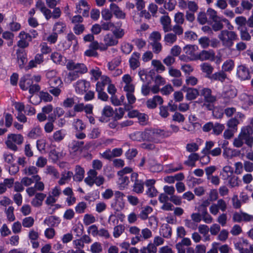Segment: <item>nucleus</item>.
I'll list each match as a JSON object with an SVG mask.
<instances>
[{
    "mask_svg": "<svg viewBox=\"0 0 253 253\" xmlns=\"http://www.w3.org/2000/svg\"><path fill=\"white\" fill-rule=\"evenodd\" d=\"M34 223V219L33 217L29 216L23 219L22 221V225L26 228H30Z\"/></svg>",
    "mask_w": 253,
    "mask_h": 253,
    "instance_id": "obj_52",
    "label": "nucleus"
},
{
    "mask_svg": "<svg viewBox=\"0 0 253 253\" xmlns=\"http://www.w3.org/2000/svg\"><path fill=\"white\" fill-rule=\"evenodd\" d=\"M71 71L68 74L67 80L68 82H71L76 80L79 77L80 74L74 70Z\"/></svg>",
    "mask_w": 253,
    "mask_h": 253,
    "instance_id": "obj_53",
    "label": "nucleus"
},
{
    "mask_svg": "<svg viewBox=\"0 0 253 253\" xmlns=\"http://www.w3.org/2000/svg\"><path fill=\"white\" fill-rule=\"evenodd\" d=\"M183 4L185 6H187V8L191 12H195L198 9V4L194 1H189L187 2L183 1Z\"/></svg>",
    "mask_w": 253,
    "mask_h": 253,
    "instance_id": "obj_33",
    "label": "nucleus"
},
{
    "mask_svg": "<svg viewBox=\"0 0 253 253\" xmlns=\"http://www.w3.org/2000/svg\"><path fill=\"white\" fill-rule=\"evenodd\" d=\"M227 208V204L226 202L222 199L217 200V203L212 204L210 207V212L214 215H216L219 212V211L220 210L222 211H225Z\"/></svg>",
    "mask_w": 253,
    "mask_h": 253,
    "instance_id": "obj_4",
    "label": "nucleus"
},
{
    "mask_svg": "<svg viewBox=\"0 0 253 253\" xmlns=\"http://www.w3.org/2000/svg\"><path fill=\"white\" fill-rule=\"evenodd\" d=\"M253 129L250 126H246L241 129L240 136L245 141V143L250 148L253 145Z\"/></svg>",
    "mask_w": 253,
    "mask_h": 253,
    "instance_id": "obj_3",
    "label": "nucleus"
},
{
    "mask_svg": "<svg viewBox=\"0 0 253 253\" xmlns=\"http://www.w3.org/2000/svg\"><path fill=\"white\" fill-rule=\"evenodd\" d=\"M143 182L141 180L136 181L133 186V190L137 193H141L143 191Z\"/></svg>",
    "mask_w": 253,
    "mask_h": 253,
    "instance_id": "obj_37",
    "label": "nucleus"
},
{
    "mask_svg": "<svg viewBox=\"0 0 253 253\" xmlns=\"http://www.w3.org/2000/svg\"><path fill=\"white\" fill-rule=\"evenodd\" d=\"M228 178V184L231 188L239 186L238 177L235 175H231L227 177Z\"/></svg>",
    "mask_w": 253,
    "mask_h": 253,
    "instance_id": "obj_43",
    "label": "nucleus"
},
{
    "mask_svg": "<svg viewBox=\"0 0 253 253\" xmlns=\"http://www.w3.org/2000/svg\"><path fill=\"white\" fill-rule=\"evenodd\" d=\"M38 169L35 166H29L24 169V173L25 174L31 175L37 173Z\"/></svg>",
    "mask_w": 253,
    "mask_h": 253,
    "instance_id": "obj_58",
    "label": "nucleus"
},
{
    "mask_svg": "<svg viewBox=\"0 0 253 253\" xmlns=\"http://www.w3.org/2000/svg\"><path fill=\"white\" fill-rule=\"evenodd\" d=\"M174 21L176 24H182L184 22V14L182 12H178L176 13L174 17Z\"/></svg>",
    "mask_w": 253,
    "mask_h": 253,
    "instance_id": "obj_48",
    "label": "nucleus"
},
{
    "mask_svg": "<svg viewBox=\"0 0 253 253\" xmlns=\"http://www.w3.org/2000/svg\"><path fill=\"white\" fill-rule=\"evenodd\" d=\"M151 42H159L161 39V35L159 32L154 31L149 36Z\"/></svg>",
    "mask_w": 253,
    "mask_h": 253,
    "instance_id": "obj_47",
    "label": "nucleus"
},
{
    "mask_svg": "<svg viewBox=\"0 0 253 253\" xmlns=\"http://www.w3.org/2000/svg\"><path fill=\"white\" fill-rule=\"evenodd\" d=\"M42 134L41 128L39 126L33 127L29 132L28 136L31 139H36Z\"/></svg>",
    "mask_w": 253,
    "mask_h": 253,
    "instance_id": "obj_22",
    "label": "nucleus"
},
{
    "mask_svg": "<svg viewBox=\"0 0 253 253\" xmlns=\"http://www.w3.org/2000/svg\"><path fill=\"white\" fill-rule=\"evenodd\" d=\"M183 50L189 60L191 61L198 60V53H197L198 46L194 45H187L184 47Z\"/></svg>",
    "mask_w": 253,
    "mask_h": 253,
    "instance_id": "obj_6",
    "label": "nucleus"
},
{
    "mask_svg": "<svg viewBox=\"0 0 253 253\" xmlns=\"http://www.w3.org/2000/svg\"><path fill=\"white\" fill-rule=\"evenodd\" d=\"M239 124V121L235 118L230 119L227 123V126L229 128L233 129V131H236L237 130V126Z\"/></svg>",
    "mask_w": 253,
    "mask_h": 253,
    "instance_id": "obj_35",
    "label": "nucleus"
},
{
    "mask_svg": "<svg viewBox=\"0 0 253 253\" xmlns=\"http://www.w3.org/2000/svg\"><path fill=\"white\" fill-rule=\"evenodd\" d=\"M237 74L238 77L242 80L250 78L249 71L244 65H240L238 67Z\"/></svg>",
    "mask_w": 253,
    "mask_h": 253,
    "instance_id": "obj_11",
    "label": "nucleus"
},
{
    "mask_svg": "<svg viewBox=\"0 0 253 253\" xmlns=\"http://www.w3.org/2000/svg\"><path fill=\"white\" fill-rule=\"evenodd\" d=\"M218 38L223 46L230 48L233 46L234 42L238 40V36L235 31L224 29L218 34Z\"/></svg>",
    "mask_w": 253,
    "mask_h": 253,
    "instance_id": "obj_1",
    "label": "nucleus"
},
{
    "mask_svg": "<svg viewBox=\"0 0 253 253\" xmlns=\"http://www.w3.org/2000/svg\"><path fill=\"white\" fill-rule=\"evenodd\" d=\"M90 251L92 253H101L103 251L102 245L100 243L95 242L91 245Z\"/></svg>",
    "mask_w": 253,
    "mask_h": 253,
    "instance_id": "obj_30",
    "label": "nucleus"
},
{
    "mask_svg": "<svg viewBox=\"0 0 253 253\" xmlns=\"http://www.w3.org/2000/svg\"><path fill=\"white\" fill-rule=\"evenodd\" d=\"M84 170L80 166H77L75 169V174L73 175V179L76 181H81L84 177Z\"/></svg>",
    "mask_w": 253,
    "mask_h": 253,
    "instance_id": "obj_20",
    "label": "nucleus"
},
{
    "mask_svg": "<svg viewBox=\"0 0 253 253\" xmlns=\"http://www.w3.org/2000/svg\"><path fill=\"white\" fill-rule=\"evenodd\" d=\"M131 138L135 141H145V134L144 131H136L130 134Z\"/></svg>",
    "mask_w": 253,
    "mask_h": 253,
    "instance_id": "obj_29",
    "label": "nucleus"
},
{
    "mask_svg": "<svg viewBox=\"0 0 253 253\" xmlns=\"http://www.w3.org/2000/svg\"><path fill=\"white\" fill-rule=\"evenodd\" d=\"M153 209L151 207L149 206H146L142 209L141 211L139 214L138 216L142 220H146L149 217L148 215L151 213Z\"/></svg>",
    "mask_w": 253,
    "mask_h": 253,
    "instance_id": "obj_23",
    "label": "nucleus"
},
{
    "mask_svg": "<svg viewBox=\"0 0 253 253\" xmlns=\"http://www.w3.org/2000/svg\"><path fill=\"white\" fill-rule=\"evenodd\" d=\"M200 95L204 97V101L207 102H215L216 97L212 94L211 89L208 87L200 89Z\"/></svg>",
    "mask_w": 253,
    "mask_h": 253,
    "instance_id": "obj_9",
    "label": "nucleus"
},
{
    "mask_svg": "<svg viewBox=\"0 0 253 253\" xmlns=\"http://www.w3.org/2000/svg\"><path fill=\"white\" fill-rule=\"evenodd\" d=\"M89 86V83L85 80H79L76 84V91L78 93L85 92Z\"/></svg>",
    "mask_w": 253,
    "mask_h": 253,
    "instance_id": "obj_13",
    "label": "nucleus"
},
{
    "mask_svg": "<svg viewBox=\"0 0 253 253\" xmlns=\"http://www.w3.org/2000/svg\"><path fill=\"white\" fill-rule=\"evenodd\" d=\"M152 65L156 68L157 72H159L160 71L163 72L165 70V66L160 60H153L152 61Z\"/></svg>",
    "mask_w": 253,
    "mask_h": 253,
    "instance_id": "obj_42",
    "label": "nucleus"
},
{
    "mask_svg": "<svg viewBox=\"0 0 253 253\" xmlns=\"http://www.w3.org/2000/svg\"><path fill=\"white\" fill-rule=\"evenodd\" d=\"M19 37L20 40L17 42V46L23 49L29 46V42L32 40V36L24 31L20 33Z\"/></svg>",
    "mask_w": 253,
    "mask_h": 253,
    "instance_id": "obj_7",
    "label": "nucleus"
},
{
    "mask_svg": "<svg viewBox=\"0 0 253 253\" xmlns=\"http://www.w3.org/2000/svg\"><path fill=\"white\" fill-rule=\"evenodd\" d=\"M227 78L226 74L223 71H219L212 74L210 79L211 81H218L223 82Z\"/></svg>",
    "mask_w": 253,
    "mask_h": 253,
    "instance_id": "obj_21",
    "label": "nucleus"
},
{
    "mask_svg": "<svg viewBox=\"0 0 253 253\" xmlns=\"http://www.w3.org/2000/svg\"><path fill=\"white\" fill-rule=\"evenodd\" d=\"M125 227L123 224L115 226L113 230L114 237L116 238L119 237L125 231Z\"/></svg>",
    "mask_w": 253,
    "mask_h": 253,
    "instance_id": "obj_31",
    "label": "nucleus"
},
{
    "mask_svg": "<svg viewBox=\"0 0 253 253\" xmlns=\"http://www.w3.org/2000/svg\"><path fill=\"white\" fill-rule=\"evenodd\" d=\"M14 208L12 206L9 207L5 210V212L7 219L10 221H13L15 219V216L13 213Z\"/></svg>",
    "mask_w": 253,
    "mask_h": 253,
    "instance_id": "obj_54",
    "label": "nucleus"
},
{
    "mask_svg": "<svg viewBox=\"0 0 253 253\" xmlns=\"http://www.w3.org/2000/svg\"><path fill=\"white\" fill-rule=\"evenodd\" d=\"M241 99L247 103L249 105H253V95L243 94L241 96Z\"/></svg>",
    "mask_w": 253,
    "mask_h": 253,
    "instance_id": "obj_63",
    "label": "nucleus"
},
{
    "mask_svg": "<svg viewBox=\"0 0 253 253\" xmlns=\"http://www.w3.org/2000/svg\"><path fill=\"white\" fill-rule=\"evenodd\" d=\"M160 22L163 26V29L165 33L171 31V19L168 15L162 16L160 18Z\"/></svg>",
    "mask_w": 253,
    "mask_h": 253,
    "instance_id": "obj_12",
    "label": "nucleus"
},
{
    "mask_svg": "<svg viewBox=\"0 0 253 253\" xmlns=\"http://www.w3.org/2000/svg\"><path fill=\"white\" fill-rule=\"evenodd\" d=\"M213 23L211 25V28L213 31L216 32L222 30L223 27V24L219 19L213 21Z\"/></svg>",
    "mask_w": 253,
    "mask_h": 253,
    "instance_id": "obj_39",
    "label": "nucleus"
},
{
    "mask_svg": "<svg viewBox=\"0 0 253 253\" xmlns=\"http://www.w3.org/2000/svg\"><path fill=\"white\" fill-rule=\"evenodd\" d=\"M74 126L78 131H82L85 127V126L84 124L82 121L80 119L74 120Z\"/></svg>",
    "mask_w": 253,
    "mask_h": 253,
    "instance_id": "obj_55",
    "label": "nucleus"
},
{
    "mask_svg": "<svg viewBox=\"0 0 253 253\" xmlns=\"http://www.w3.org/2000/svg\"><path fill=\"white\" fill-rule=\"evenodd\" d=\"M141 250L144 251L146 253H156L157 248L153 243H149L147 246L142 247Z\"/></svg>",
    "mask_w": 253,
    "mask_h": 253,
    "instance_id": "obj_38",
    "label": "nucleus"
},
{
    "mask_svg": "<svg viewBox=\"0 0 253 253\" xmlns=\"http://www.w3.org/2000/svg\"><path fill=\"white\" fill-rule=\"evenodd\" d=\"M48 84L50 87H59L62 84V82L58 77H53L48 81Z\"/></svg>",
    "mask_w": 253,
    "mask_h": 253,
    "instance_id": "obj_36",
    "label": "nucleus"
},
{
    "mask_svg": "<svg viewBox=\"0 0 253 253\" xmlns=\"http://www.w3.org/2000/svg\"><path fill=\"white\" fill-rule=\"evenodd\" d=\"M112 11H110L108 9H104L101 11V16L104 20L108 21L110 20L112 16Z\"/></svg>",
    "mask_w": 253,
    "mask_h": 253,
    "instance_id": "obj_59",
    "label": "nucleus"
},
{
    "mask_svg": "<svg viewBox=\"0 0 253 253\" xmlns=\"http://www.w3.org/2000/svg\"><path fill=\"white\" fill-rule=\"evenodd\" d=\"M234 66V61L232 60H228L223 64L222 69L225 71H230L233 69Z\"/></svg>",
    "mask_w": 253,
    "mask_h": 253,
    "instance_id": "obj_49",
    "label": "nucleus"
},
{
    "mask_svg": "<svg viewBox=\"0 0 253 253\" xmlns=\"http://www.w3.org/2000/svg\"><path fill=\"white\" fill-rule=\"evenodd\" d=\"M186 92V98L188 100H192L200 95V89L197 88L189 87L185 90Z\"/></svg>",
    "mask_w": 253,
    "mask_h": 253,
    "instance_id": "obj_16",
    "label": "nucleus"
},
{
    "mask_svg": "<svg viewBox=\"0 0 253 253\" xmlns=\"http://www.w3.org/2000/svg\"><path fill=\"white\" fill-rule=\"evenodd\" d=\"M73 176V173L72 171H68L66 173L62 174L61 179L59 181V184L63 185L65 183L66 181L69 180Z\"/></svg>",
    "mask_w": 253,
    "mask_h": 253,
    "instance_id": "obj_46",
    "label": "nucleus"
},
{
    "mask_svg": "<svg viewBox=\"0 0 253 253\" xmlns=\"http://www.w3.org/2000/svg\"><path fill=\"white\" fill-rule=\"evenodd\" d=\"M121 62V60L120 57L114 59L113 60L108 63V69L110 71L115 70L116 68L120 64Z\"/></svg>",
    "mask_w": 253,
    "mask_h": 253,
    "instance_id": "obj_40",
    "label": "nucleus"
},
{
    "mask_svg": "<svg viewBox=\"0 0 253 253\" xmlns=\"http://www.w3.org/2000/svg\"><path fill=\"white\" fill-rule=\"evenodd\" d=\"M180 24H176L172 27H171V31L173 32V34L177 35L180 36L183 33V29L182 27L180 25Z\"/></svg>",
    "mask_w": 253,
    "mask_h": 253,
    "instance_id": "obj_64",
    "label": "nucleus"
},
{
    "mask_svg": "<svg viewBox=\"0 0 253 253\" xmlns=\"http://www.w3.org/2000/svg\"><path fill=\"white\" fill-rule=\"evenodd\" d=\"M66 29V25L64 23L58 21L55 23L53 31H55V33H57L58 34H61L63 33Z\"/></svg>",
    "mask_w": 253,
    "mask_h": 253,
    "instance_id": "obj_24",
    "label": "nucleus"
},
{
    "mask_svg": "<svg viewBox=\"0 0 253 253\" xmlns=\"http://www.w3.org/2000/svg\"><path fill=\"white\" fill-rule=\"evenodd\" d=\"M105 43L109 46H113L118 44V41L116 38L110 35H107L104 37Z\"/></svg>",
    "mask_w": 253,
    "mask_h": 253,
    "instance_id": "obj_32",
    "label": "nucleus"
},
{
    "mask_svg": "<svg viewBox=\"0 0 253 253\" xmlns=\"http://www.w3.org/2000/svg\"><path fill=\"white\" fill-rule=\"evenodd\" d=\"M16 54L19 67L20 69H22L28 61L27 53L24 49H18L16 50Z\"/></svg>",
    "mask_w": 253,
    "mask_h": 253,
    "instance_id": "obj_8",
    "label": "nucleus"
},
{
    "mask_svg": "<svg viewBox=\"0 0 253 253\" xmlns=\"http://www.w3.org/2000/svg\"><path fill=\"white\" fill-rule=\"evenodd\" d=\"M236 95L237 91L234 88L228 87L223 92L222 96L223 98L228 99V101H226V102H228L231 99L235 97Z\"/></svg>",
    "mask_w": 253,
    "mask_h": 253,
    "instance_id": "obj_18",
    "label": "nucleus"
},
{
    "mask_svg": "<svg viewBox=\"0 0 253 253\" xmlns=\"http://www.w3.org/2000/svg\"><path fill=\"white\" fill-rule=\"evenodd\" d=\"M160 232L164 237L169 238L171 235L172 229L169 225H166L162 227Z\"/></svg>",
    "mask_w": 253,
    "mask_h": 253,
    "instance_id": "obj_34",
    "label": "nucleus"
},
{
    "mask_svg": "<svg viewBox=\"0 0 253 253\" xmlns=\"http://www.w3.org/2000/svg\"><path fill=\"white\" fill-rule=\"evenodd\" d=\"M33 179L36 182L34 187L38 191H42L44 190V185L42 182L39 181L41 177L36 174L33 176Z\"/></svg>",
    "mask_w": 253,
    "mask_h": 253,
    "instance_id": "obj_28",
    "label": "nucleus"
},
{
    "mask_svg": "<svg viewBox=\"0 0 253 253\" xmlns=\"http://www.w3.org/2000/svg\"><path fill=\"white\" fill-rule=\"evenodd\" d=\"M241 38L244 41H250L251 39V36L249 33L248 32L246 28H242L240 30Z\"/></svg>",
    "mask_w": 253,
    "mask_h": 253,
    "instance_id": "obj_56",
    "label": "nucleus"
},
{
    "mask_svg": "<svg viewBox=\"0 0 253 253\" xmlns=\"http://www.w3.org/2000/svg\"><path fill=\"white\" fill-rule=\"evenodd\" d=\"M68 43L67 47H70L72 44H73L74 47H75L78 44V41L77 37L73 33H68L66 37Z\"/></svg>",
    "mask_w": 253,
    "mask_h": 253,
    "instance_id": "obj_25",
    "label": "nucleus"
},
{
    "mask_svg": "<svg viewBox=\"0 0 253 253\" xmlns=\"http://www.w3.org/2000/svg\"><path fill=\"white\" fill-rule=\"evenodd\" d=\"M150 44L154 53L158 54L162 50V45L160 42H150Z\"/></svg>",
    "mask_w": 253,
    "mask_h": 253,
    "instance_id": "obj_57",
    "label": "nucleus"
},
{
    "mask_svg": "<svg viewBox=\"0 0 253 253\" xmlns=\"http://www.w3.org/2000/svg\"><path fill=\"white\" fill-rule=\"evenodd\" d=\"M110 9L115 16L118 18L124 19L126 14L115 3H111L110 6Z\"/></svg>",
    "mask_w": 253,
    "mask_h": 253,
    "instance_id": "obj_17",
    "label": "nucleus"
},
{
    "mask_svg": "<svg viewBox=\"0 0 253 253\" xmlns=\"http://www.w3.org/2000/svg\"><path fill=\"white\" fill-rule=\"evenodd\" d=\"M87 208L86 203L84 202H81L78 204V205L75 207L76 212L78 213H84L85 211V210Z\"/></svg>",
    "mask_w": 253,
    "mask_h": 253,
    "instance_id": "obj_50",
    "label": "nucleus"
},
{
    "mask_svg": "<svg viewBox=\"0 0 253 253\" xmlns=\"http://www.w3.org/2000/svg\"><path fill=\"white\" fill-rule=\"evenodd\" d=\"M145 141L158 143L160 138L165 136V133L163 130L159 129H146L144 130Z\"/></svg>",
    "mask_w": 253,
    "mask_h": 253,
    "instance_id": "obj_2",
    "label": "nucleus"
},
{
    "mask_svg": "<svg viewBox=\"0 0 253 253\" xmlns=\"http://www.w3.org/2000/svg\"><path fill=\"white\" fill-rule=\"evenodd\" d=\"M164 40L166 43L172 44L177 41V36L172 33H169L165 35Z\"/></svg>",
    "mask_w": 253,
    "mask_h": 253,
    "instance_id": "obj_26",
    "label": "nucleus"
},
{
    "mask_svg": "<svg viewBox=\"0 0 253 253\" xmlns=\"http://www.w3.org/2000/svg\"><path fill=\"white\" fill-rule=\"evenodd\" d=\"M83 221L85 225H88L95 221V218L91 214H86L84 216Z\"/></svg>",
    "mask_w": 253,
    "mask_h": 253,
    "instance_id": "obj_51",
    "label": "nucleus"
},
{
    "mask_svg": "<svg viewBox=\"0 0 253 253\" xmlns=\"http://www.w3.org/2000/svg\"><path fill=\"white\" fill-rule=\"evenodd\" d=\"M66 68L69 70L75 71L80 74H83L87 72V68L84 64L75 63L73 60L68 61Z\"/></svg>",
    "mask_w": 253,
    "mask_h": 253,
    "instance_id": "obj_5",
    "label": "nucleus"
},
{
    "mask_svg": "<svg viewBox=\"0 0 253 253\" xmlns=\"http://www.w3.org/2000/svg\"><path fill=\"white\" fill-rule=\"evenodd\" d=\"M8 138L18 145H21L23 142L24 140L23 137L20 134H11L9 135Z\"/></svg>",
    "mask_w": 253,
    "mask_h": 253,
    "instance_id": "obj_27",
    "label": "nucleus"
},
{
    "mask_svg": "<svg viewBox=\"0 0 253 253\" xmlns=\"http://www.w3.org/2000/svg\"><path fill=\"white\" fill-rule=\"evenodd\" d=\"M224 129V126L223 124L216 123L213 124L212 128L213 133L214 134L219 135L222 132Z\"/></svg>",
    "mask_w": 253,
    "mask_h": 253,
    "instance_id": "obj_45",
    "label": "nucleus"
},
{
    "mask_svg": "<svg viewBox=\"0 0 253 253\" xmlns=\"http://www.w3.org/2000/svg\"><path fill=\"white\" fill-rule=\"evenodd\" d=\"M199 43L203 48H208L210 45L211 40L209 38L203 37L199 39Z\"/></svg>",
    "mask_w": 253,
    "mask_h": 253,
    "instance_id": "obj_41",
    "label": "nucleus"
},
{
    "mask_svg": "<svg viewBox=\"0 0 253 253\" xmlns=\"http://www.w3.org/2000/svg\"><path fill=\"white\" fill-rule=\"evenodd\" d=\"M185 120V117L183 115L179 112H175L172 115V121L177 122L178 123H182Z\"/></svg>",
    "mask_w": 253,
    "mask_h": 253,
    "instance_id": "obj_62",
    "label": "nucleus"
},
{
    "mask_svg": "<svg viewBox=\"0 0 253 253\" xmlns=\"http://www.w3.org/2000/svg\"><path fill=\"white\" fill-rule=\"evenodd\" d=\"M215 59V52L212 50H203L198 53V60L201 61L210 60L214 61Z\"/></svg>",
    "mask_w": 253,
    "mask_h": 253,
    "instance_id": "obj_10",
    "label": "nucleus"
},
{
    "mask_svg": "<svg viewBox=\"0 0 253 253\" xmlns=\"http://www.w3.org/2000/svg\"><path fill=\"white\" fill-rule=\"evenodd\" d=\"M212 235H216L220 231V226L217 223L213 224L209 228Z\"/></svg>",
    "mask_w": 253,
    "mask_h": 253,
    "instance_id": "obj_61",
    "label": "nucleus"
},
{
    "mask_svg": "<svg viewBox=\"0 0 253 253\" xmlns=\"http://www.w3.org/2000/svg\"><path fill=\"white\" fill-rule=\"evenodd\" d=\"M228 235L229 233L228 231L225 229H223L220 231L217 236V239L220 241L225 242L227 239Z\"/></svg>",
    "mask_w": 253,
    "mask_h": 253,
    "instance_id": "obj_60",
    "label": "nucleus"
},
{
    "mask_svg": "<svg viewBox=\"0 0 253 253\" xmlns=\"http://www.w3.org/2000/svg\"><path fill=\"white\" fill-rule=\"evenodd\" d=\"M200 67L202 71L206 74V77L210 79L212 75L213 67L210 64L206 62L202 63Z\"/></svg>",
    "mask_w": 253,
    "mask_h": 253,
    "instance_id": "obj_19",
    "label": "nucleus"
},
{
    "mask_svg": "<svg viewBox=\"0 0 253 253\" xmlns=\"http://www.w3.org/2000/svg\"><path fill=\"white\" fill-rule=\"evenodd\" d=\"M30 75H26L22 77L19 82V85L23 90H27L32 84L31 80L30 79Z\"/></svg>",
    "mask_w": 253,
    "mask_h": 253,
    "instance_id": "obj_15",
    "label": "nucleus"
},
{
    "mask_svg": "<svg viewBox=\"0 0 253 253\" xmlns=\"http://www.w3.org/2000/svg\"><path fill=\"white\" fill-rule=\"evenodd\" d=\"M65 134L61 130L56 131L53 134V138L56 142L62 141L65 137Z\"/></svg>",
    "mask_w": 253,
    "mask_h": 253,
    "instance_id": "obj_44",
    "label": "nucleus"
},
{
    "mask_svg": "<svg viewBox=\"0 0 253 253\" xmlns=\"http://www.w3.org/2000/svg\"><path fill=\"white\" fill-rule=\"evenodd\" d=\"M140 55V54L138 52H134L132 54L129 60L130 67L131 69L135 70L139 66L140 63L139 59Z\"/></svg>",
    "mask_w": 253,
    "mask_h": 253,
    "instance_id": "obj_14",
    "label": "nucleus"
}]
</instances>
